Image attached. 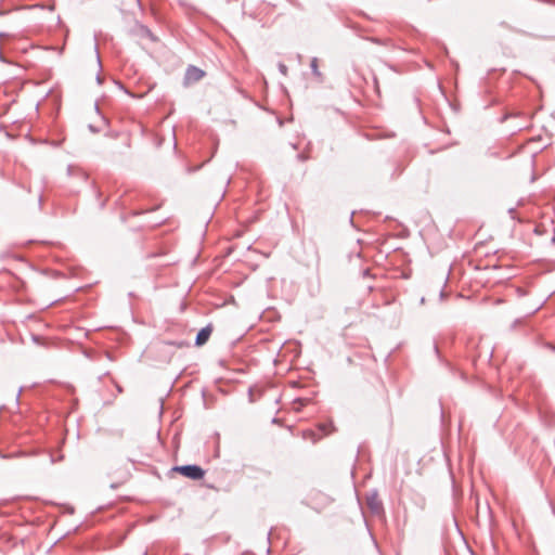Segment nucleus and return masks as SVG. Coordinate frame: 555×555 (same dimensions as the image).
Wrapping results in <instances>:
<instances>
[{
  "mask_svg": "<svg viewBox=\"0 0 555 555\" xmlns=\"http://www.w3.org/2000/svg\"><path fill=\"white\" fill-rule=\"evenodd\" d=\"M205 73L195 67V66H190L185 73V83H194V82H197L199 81L203 77H204Z\"/></svg>",
  "mask_w": 555,
  "mask_h": 555,
  "instance_id": "nucleus-3",
  "label": "nucleus"
},
{
  "mask_svg": "<svg viewBox=\"0 0 555 555\" xmlns=\"http://www.w3.org/2000/svg\"><path fill=\"white\" fill-rule=\"evenodd\" d=\"M282 70L284 74H286V67L285 66H282Z\"/></svg>",
  "mask_w": 555,
  "mask_h": 555,
  "instance_id": "nucleus-6",
  "label": "nucleus"
},
{
  "mask_svg": "<svg viewBox=\"0 0 555 555\" xmlns=\"http://www.w3.org/2000/svg\"><path fill=\"white\" fill-rule=\"evenodd\" d=\"M173 472L179 473L185 478L201 480L205 476V470L197 465H182L173 467Z\"/></svg>",
  "mask_w": 555,
  "mask_h": 555,
  "instance_id": "nucleus-1",
  "label": "nucleus"
},
{
  "mask_svg": "<svg viewBox=\"0 0 555 555\" xmlns=\"http://www.w3.org/2000/svg\"><path fill=\"white\" fill-rule=\"evenodd\" d=\"M310 65H311V68H312L313 74H314L317 77H321V73H320V70H319V61H318V59H315V57H314V59H312V61H311V64H310Z\"/></svg>",
  "mask_w": 555,
  "mask_h": 555,
  "instance_id": "nucleus-5",
  "label": "nucleus"
},
{
  "mask_svg": "<svg viewBox=\"0 0 555 555\" xmlns=\"http://www.w3.org/2000/svg\"><path fill=\"white\" fill-rule=\"evenodd\" d=\"M318 430L320 431V434H315L314 431L310 430V431H305V436H310L311 439L313 441H317V440H320L321 438L325 437V436H328L330 434H332L333 431H335V427L334 425L330 422V423H324V424H320L318 426Z\"/></svg>",
  "mask_w": 555,
  "mask_h": 555,
  "instance_id": "nucleus-2",
  "label": "nucleus"
},
{
  "mask_svg": "<svg viewBox=\"0 0 555 555\" xmlns=\"http://www.w3.org/2000/svg\"><path fill=\"white\" fill-rule=\"evenodd\" d=\"M211 334V327L207 326L202 328L196 336V345L203 346L209 339Z\"/></svg>",
  "mask_w": 555,
  "mask_h": 555,
  "instance_id": "nucleus-4",
  "label": "nucleus"
}]
</instances>
